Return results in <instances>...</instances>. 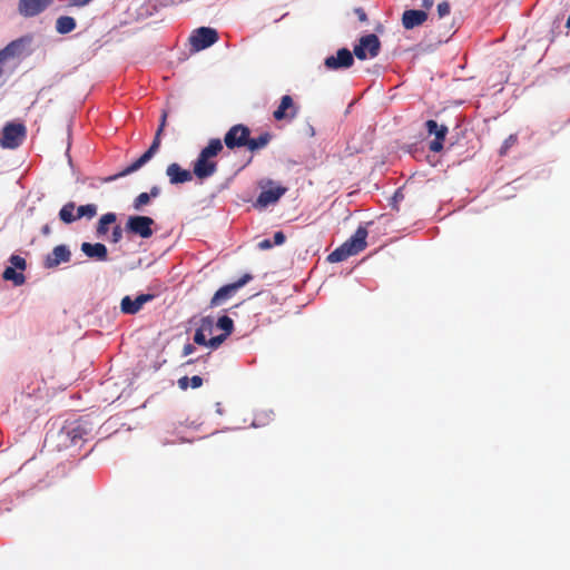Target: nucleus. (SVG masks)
Masks as SVG:
<instances>
[{"label":"nucleus","instance_id":"1","mask_svg":"<svg viewBox=\"0 0 570 570\" xmlns=\"http://www.w3.org/2000/svg\"><path fill=\"white\" fill-rule=\"evenodd\" d=\"M223 149L220 140H212L207 147H205L197 160L194 164V174L203 179L212 176L216 170V163L214 158Z\"/></svg>","mask_w":570,"mask_h":570},{"label":"nucleus","instance_id":"2","mask_svg":"<svg viewBox=\"0 0 570 570\" xmlns=\"http://www.w3.org/2000/svg\"><path fill=\"white\" fill-rule=\"evenodd\" d=\"M366 229L360 227L348 240L330 254L328 261L332 263H338L350 256L358 254L366 246Z\"/></svg>","mask_w":570,"mask_h":570},{"label":"nucleus","instance_id":"3","mask_svg":"<svg viewBox=\"0 0 570 570\" xmlns=\"http://www.w3.org/2000/svg\"><path fill=\"white\" fill-rule=\"evenodd\" d=\"M202 327H206L209 347L217 348L234 330V323H202Z\"/></svg>","mask_w":570,"mask_h":570},{"label":"nucleus","instance_id":"4","mask_svg":"<svg viewBox=\"0 0 570 570\" xmlns=\"http://www.w3.org/2000/svg\"><path fill=\"white\" fill-rule=\"evenodd\" d=\"M26 137V128L20 124L7 125L0 135V145L3 148L18 147Z\"/></svg>","mask_w":570,"mask_h":570},{"label":"nucleus","instance_id":"5","mask_svg":"<svg viewBox=\"0 0 570 570\" xmlns=\"http://www.w3.org/2000/svg\"><path fill=\"white\" fill-rule=\"evenodd\" d=\"M380 50V40L375 35H367L360 39L358 45L354 47L355 56L361 59H371L377 56Z\"/></svg>","mask_w":570,"mask_h":570},{"label":"nucleus","instance_id":"6","mask_svg":"<svg viewBox=\"0 0 570 570\" xmlns=\"http://www.w3.org/2000/svg\"><path fill=\"white\" fill-rule=\"evenodd\" d=\"M154 219L147 216H129L126 229L141 238H149L153 235Z\"/></svg>","mask_w":570,"mask_h":570},{"label":"nucleus","instance_id":"7","mask_svg":"<svg viewBox=\"0 0 570 570\" xmlns=\"http://www.w3.org/2000/svg\"><path fill=\"white\" fill-rule=\"evenodd\" d=\"M249 279L250 276L245 275L238 282L220 287L213 296L212 305L222 306L226 304Z\"/></svg>","mask_w":570,"mask_h":570},{"label":"nucleus","instance_id":"8","mask_svg":"<svg viewBox=\"0 0 570 570\" xmlns=\"http://www.w3.org/2000/svg\"><path fill=\"white\" fill-rule=\"evenodd\" d=\"M217 39V32L214 29L206 27L195 30L189 38L190 45L196 51L206 49L214 45Z\"/></svg>","mask_w":570,"mask_h":570},{"label":"nucleus","instance_id":"9","mask_svg":"<svg viewBox=\"0 0 570 570\" xmlns=\"http://www.w3.org/2000/svg\"><path fill=\"white\" fill-rule=\"evenodd\" d=\"M87 433V429L81 423L75 422L65 425L60 431V436L66 443L68 442V445L78 446L83 442Z\"/></svg>","mask_w":570,"mask_h":570},{"label":"nucleus","instance_id":"10","mask_svg":"<svg viewBox=\"0 0 570 570\" xmlns=\"http://www.w3.org/2000/svg\"><path fill=\"white\" fill-rule=\"evenodd\" d=\"M285 193V188L275 185L273 183L267 184L263 187L262 193L259 194L256 204L261 207H266L276 203Z\"/></svg>","mask_w":570,"mask_h":570},{"label":"nucleus","instance_id":"11","mask_svg":"<svg viewBox=\"0 0 570 570\" xmlns=\"http://www.w3.org/2000/svg\"><path fill=\"white\" fill-rule=\"evenodd\" d=\"M426 128L430 135H434V139L430 142V149L438 153L443 148V141L448 132V128L439 125L434 120L426 122Z\"/></svg>","mask_w":570,"mask_h":570},{"label":"nucleus","instance_id":"12","mask_svg":"<svg viewBox=\"0 0 570 570\" xmlns=\"http://www.w3.org/2000/svg\"><path fill=\"white\" fill-rule=\"evenodd\" d=\"M352 63L353 56L347 49H341L335 56H330L325 59V66L332 70L347 68L352 66Z\"/></svg>","mask_w":570,"mask_h":570},{"label":"nucleus","instance_id":"13","mask_svg":"<svg viewBox=\"0 0 570 570\" xmlns=\"http://www.w3.org/2000/svg\"><path fill=\"white\" fill-rule=\"evenodd\" d=\"M248 129L240 125L234 126L225 137V144L227 147L233 148L235 146H242L247 144Z\"/></svg>","mask_w":570,"mask_h":570},{"label":"nucleus","instance_id":"14","mask_svg":"<svg viewBox=\"0 0 570 570\" xmlns=\"http://www.w3.org/2000/svg\"><path fill=\"white\" fill-rule=\"evenodd\" d=\"M70 250L65 245L56 246L51 254L46 257L45 265L48 268L56 267L61 263H67L70 259Z\"/></svg>","mask_w":570,"mask_h":570},{"label":"nucleus","instance_id":"15","mask_svg":"<svg viewBox=\"0 0 570 570\" xmlns=\"http://www.w3.org/2000/svg\"><path fill=\"white\" fill-rule=\"evenodd\" d=\"M51 0H20L19 11L26 17H32L42 11Z\"/></svg>","mask_w":570,"mask_h":570},{"label":"nucleus","instance_id":"16","mask_svg":"<svg viewBox=\"0 0 570 570\" xmlns=\"http://www.w3.org/2000/svg\"><path fill=\"white\" fill-rule=\"evenodd\" d=\"M151 298L153 296L149 294H141L137 296L135 299H132L129 296H126L121 301V311L126 314H134L138 312L141 308V306Z\"/></svg>","mask_w":570,"mask_h":570},{"label":"nucleus","instance_id":"17","mask_svg":"<svg viewBox=\"0 0 570 570\" xmlns=\"http://www.w3.org/2000/svg\"><path fill=\"white\" fill-rule=\"evenodd\" d=\"M160 132H161V128L158 130L156 138H155L153 145L150 146V148L141 157H139L131 166H129L124 171L122 175L129 174V173H132V171L139 169L154 156V154L157 151L159 144H160Z\"/></svg>","mask_w":570,"mask_h":570},{"label":"nucleus","instance_id":"18","mask_svg":"<svg viewBox=\"0 0 570 570\" xmlns=\"http://www.w3.org/2000/svg\"><path fill=\"white\" fill-rule=\"evenodd\" d=\"M428 18L425 11L422 10H406L402 17V23L405 29H413L422 24Z\"/></svg>","mask_w":570,"mask_h":570},{"label":"nucleus","instance_id":"19","mask_svg":"<svg viewBox=\"0 0 570 570\" xmlns=\"http://www.w3.org/2000/svg\"><path fill=\"white\" fill-rule=\"evenodd\" d=\"M81 250L86 256L90 258H96L98 261L107 259V247L104 244L82 243Z\"/></svg>","mask_w":570,"mask_h":570},{"label":"nucleus","instance_id":"20","mask_svg":"<svg viewBox=\"0 0 570 570\" xmlns=\"http://www.w3.org/2000/svg\"><path fill=\"white\" fill-rule=\"evenodd\" d=\"M166 173L171 184H179L191 180V174L188 170L180 168V166L177 164L169 165Z\"/></svg>","mask_w":570,"mask_h":570},{"label":"nucleus","instance_id":"21","mask_svg":"<svg viewBox=\"0 0 570 570\" xmlns=\"http://www.w3.org/2000/svg\"><path fill=\"white\" fill-rule=\"evenodd\" d=\"M295 116V107L293 100L289 96H284L282 98L279 107L274 111V117L277 120L284 119L286 117L293 118Z\"/></svg>","mask_w":570,"mask_h":570},{"label":"nucleus","instance_id":"22","mask_svg":"<svg viewBox=\"0 0 570 570\" xmlns=\"http://www.w3.org/2000/svg\"><path fill=\"white\" fill-rule=\"evenodd\" d=\"M177 383L181 390H187L189 386L193 389H198L203 385V379L198 375H194L191 377L183 376L178 380Z\"/></svg>","mask_w":570,"mask_h":570},{"label":"nucleus","instance_id":"23","mask_svg":"<svg viewBox=\"0 0 570 570\" xmlns=\"http://www.w3.org/2000/svg\"><path fill=\"white\" fill-rule=\"evenodd\" d=\"M3 277L7 281H11L14 285L19 286L24 283V276L21 272H17L13 267H7L3 272Z\"/></svg>","mask_w":570,"mask_h":570},{"label":"nucleus","instance_id":"24","mask_svg":"<svg viewBox=\"0 0 570 570\" xmlns=\"http://www.w3.org/2000/svg\"><path fill=\"white\" fill-rule=\"evenodd\" d=\"M115 220H116V215L112 213L102 215L99 219L98 227H97L98 235L99 236L105 235L108 230V226L110 224L115 223Z\"/></svg>","mask_w":570,"mask_h":570},{"label":"nucleus","instance_id":"25","mask_svg":"<svg viewBox=\"0 0 570 570\" xmlns=\"http://www.w3.org/2000/svg\"><path fill=\"white\" fill-rule=\"evenodd\" d=\"M59 216H60L61 220H63L67 224L72 223L76 219H78L77 214L75 215V205L72 203L66 204L61 208Z\"/></svg>","mask_w":570,"mask_h":570},{"label":"nucleus","instance_id":"26","mask_svg":"<svg viewBox=\"0 0 570 570\" xmlns=\"http://www.w3.org/2000/svg\"><path fill=\"white\" fill-rule=\"evenodd\" d=\"M76 23L70 17H61L57 21V29L60 33H67L73 30Z\"/></svg>","mask_w":570,"mask_h":570},{"label":"nucleus","instance_id":"27","mask_svg":"<svg viewBox=\"0 0 570 570\" xmlns=\"http://www.w3.org/2000/svg\"><path fill=\"white\" fill-rule=\"evenodd\" d=\"M97 214V207L92 204L83 205L77 209V218L88 217L92 218Z\"/></svg>","mask_w":570,"mask_h":570},{"label":"nucleus","instance_id":"28","mask_svg":"<svg viewBox=\"0 0 570 570\" xmlns=\"http://www.w3.org/2000/svg\"><path fill=\"white\" fill-rule=\"evenodd\" d=\"M206 331H208L206 327H199L195 335H194V342L198 345H203L206 347H209L208 337L206 335Z\"/></svg>","mask_w":570,"mask_h":570},{"label":"nucleus","instance_id":"29","mask_svg":"<svg viewBox=\"0 0 570 570\" xmlns=\"http://www.w3.org/2000/svg\"><path fill=\"white\" fill-rule=\"evenodd\" d=\"M22 48V41H14L10 43L0 55L3 57L13 56L16 53H19Z\"/></svg>","mask_w":570,"mask_h":570},{"label":"nucleus","instance_id":"30","mask_svg":"<svg viewBox=\"0 0 570 570\" xmlns=\"http://www.w3.org/2000/svg\"><path fill=\"white\" fill-rule=\"evenodd\" d=\"M150 200V195L147 193H141L134 202V208L140 209L142 206L147 205Z\"/></svg>","mask_w":570,"mask_h":570},{"label":"nucleus","instance_id":"31","mask_svg":"<svg viewBox=\"0 0 570 570\" xmlns=\"http://www.w3.org/2000/svg\"><path fill=\"white\" fill-rule=\"evenodd\" d=\"M10 263H11L10 267H13L16 269L23 271L26 268V261L20 256H16V255L12 256L10 258Z\"/></svg>","mask_w":570,"mask_h":570},{"label":"nucleus","instance_id":"32","mask_svg":"<svg viewBox=\"0 0 570 570\" xmlns=\"http://www.w3.org/2000/svg\"><path fill=\"white\" fill-rule=\"evenodd\" d=\"M266 144H267V138H266V137H261V138H259V140H255V139H253V140L247 141V145H248V147H249L252 150L257 149V148H259V147H263V146H265Z\"/></svg>","mask_w":570,"mask_h":570},{"label":"nucleus","instance_id":"33","mask_svg":"<svg viewBox=\"0 0 570 570\" xmlns=\"http://www.w3.org/2000/svg\"><path fill=\"white\" fill-rule=\"evenodd\" d=\"M438 13L440 18H443L450 13V6L446 2H441L438 4Z\"/></svg>","mask_w":570,"mask_h":570},{"label":"nucleus","instance_id":"34","mask_svg":"<svg viewBox=\"0 0 570 570\" xmlns=\"http://www.w3.org/2000/svg\"><path fill=\"white\" fill-rule=\"evenodd\" d=\"M209 358H210V353H207L206 355L199 356L197 358H190V360L186 361L183 365H190V364H194L195 362H202L203 364H207Z\"/></svg>","mask_w":570,"mask_h":570},{"label":"nucleus","instance_id":"35","mask_svg":"<svg viewBox=\"0 0 570 570\" xmlns=\"http://www.w3.org/2000/svg\"><path fill=\"white\" fill-rule=\"evenodd\" d=\"M122 237V232L119 226H116L112 230V242L118 243Z\"/></svg>","mask_w":570,"mask_h":570},{"label":"nucleus","instance_id":"36","mask_svg":"<svg viewBox=\"0 0 570 570\" xmlns=\"http://www.w3.org/2000/svg\"><path fill=\"white\" fill-rule=\"evenodd\" d=\"M196 347L191 343H187L183 347V356H188L195 352Z\"/></svg>","mask_w":570,"mask_h":570},{"label":"nucleus","instance_id":"37","mask_svg":"<svg viewBox=\"0 0 570 570\" xmlns=\"http://www.w3.org/2000/svg\"><path fill=\"white\" fill-rule=\"evenodd\" d=\"M274 242L276 245H282L285 242V236L282 232H277L274 235Z\"/></svg>","mask_w":570,"mask_h":570},{"label":"nucleus","instance_id":"38","mask_svg":"<svg viewBox=\"0 0 570 570\" xmlns=\"http://www.w3.org/2000/svg\"><path fill=\"white\" fill-rule=\"evenodd\" d=\"M258 247H259L261 249H268V248H271V247H272V243H271L269 240L265 239V240H262V242L258 244Z\"/></svg>","mask_w":570,"mask_h":570},{"label":"nucleus","instance_id":"39","mask_svg":"<svg viewBox=\"0 0 570 570\" xmlns=\"http://www.w3.org/2000/svg\"><path fill=\"white\" fill-rule=\"evenodd\" d=\"M91 0H73V3L76 6H85L87 4L88 2H90Z\"/></svg>","mask_w":570,"mask_h":570},{"label":"nucleus","instance_id":"40","mask_svg":"<svg viewBox=\"0 0 570 570\" xmlns=\"http://www.w3.org/2000/svg\"><path fill=\"white\" fill-rule=\"evenodd\" d=\"M433 1L432 0H424L423 1V6L426 7V8H430L432 6Z\"/></svg>","mask_w":570,"mask_h":570},{"label":"nucleus","instance_id":"41","mask_svg":"<svg viewBox=\"0 0 570 570\" xmlns=\"http://www.w3.org/2000/svg\"><path fill=\"white\" fill-rule=\"evenodd\" d=\"M358 17L361 20H365V13L363 11H358Z\"/></svg>","mask_w":570,"mask_h":570},{"label":"nucleus","instance_id":"42","mask_svg":"<svg viewBox=\"0 0 570 570\" xmlns=\"http://www.w3.org/2000/svg\"><path fill=\"white\" fill-rule=\"evenodd\" d=\"M218 321L227 322V321H230V320L228 317L224 316V317L219 318Z\"/></svg>","mask_w":570,"mask_h":570},{"label":"nucleus","instance_id":"43","mask_svg":"<svg viewBox=\"0 0 570 570\" xmlns=\"http://www.w3.org/2000/svg\"><path fill=\"white\" fill-rule=\"evenodd\" d=\"M566 24H567V28H570V14H569V18H568V20H567V23H566Z\"/></svg>","mask_w":570,"mask_h":570},{"label":"nucleus","instance_id":"44","mask_svg":"<svg viewBox=\"0 0 570 570\" xmlns=\"http://www.w3.org/2000/svg\"><path fill=\"white\" fill-rule=\"evenodd\" d=\"M566 24H567V28H570V14H569V18H568V20H567V23H566Z\"/></svg>","mask_w":570,"mask_h":570}]
</instances>
